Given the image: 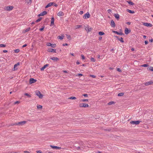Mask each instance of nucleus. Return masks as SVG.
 <instances>
[{
  "instance_id": "obj_1",
  "label": "nucleus",
  "mask_w": 153,
  "mask_h": 153,
  "mask_svg": "<svg viewBox=\"0 0 153 153\" xmlns=\"http://www.w3.org/2000/svg\"><path fill=\"white\" fill-rule=\"evenodd\" d=\"M79 146L77 147L75 146L76 149L77 150H83L84 149V147L85 146V144L82 141H80L79 142Z\"/></svg>"
},
{
  "instance_id": "obj_2",
  "label": "nucleus",
  "mask_w": 153,
  "mask_h": 153,
  "mask_svg": "<svg viewBox=\"0 0 153 153\" xmlns=\"http://www.w3.org/2000/svg\"><path fill=\"white\" fill-rule=\"evenodd\" d=\"M36 95L38 96L39 98L42 99L43 97V95H42L40 91H35Z\"/></svg>"
},
{
  "instance_id": "obj_3",
  "label": "nucleus",
  "mask_w": 153,
  "mask_h": 153,
  "mask_svg": "<svg viewBox=\"0 0 153 153\" xmlns=\"http://www.w3.org/2000/svg\"><path fill=\"white\" fill-rule=\"evenodd\" d=\"M13 8V6H5L4 8V10L7 11H10L12 10Z\"/></svg>"
},
{
  "instance_id": "obj_4",
  "label": "nucleus",
  "mask_w": 153,
  "mask_h": 153,
  "mask_svg": "<svg viewBox=\"0 0 153 153\" xmlns=\"http://www.w3.org/2000/svg\"><path fill=\"white\" fill-rule=\"evenodd\" d=\"M141 121L137 120L136 121H131L130 122V123L132 124L138 125L139 124Z\"/></svg>"
},
{
  "instance_id": "obj_5",
  "label": "nucleus",
  "mask_w": 153,
  "mask_h": 153,
  "mask_svg": "<svg viewBox=\"0 0 153 153\" xmlns=\"http://www.w3.org/2000/svg\"><path fill=\"white\" fill-rule=\"evenodd\" d=\"M79 106L80 107H88L89 106L88 104L86 103H82L79 104Z\"/></svg>"
},
{
  "instance_id": "obj_6",
  "label": "nucleus",
  "mask_w": 153,
  "mask_h": 153,
  "mask_svg": "<svg viewBox=\"0 0 153 153\" xmlns=\"http://www.w3.org/2000/svg\"><path fill=\"white\" fill-rule=\"evenodd\" d=\"M90 17V15L88 12L87 13L83 16V18L84 19H86Z\"/></svg>"
},
{
  "instance_id": "obj_7",
  "label": "nucleus",
  "mask_w": 153,
  "mask_h": 153,
  "mask_svg": "<svg viewBox=\"0 0 153 153\" xmlns=\"http://www.w3.org/2000/svg\"><path fill=\"white\" fill-rule=\"evenodd\" d=\"M26 121H22L18 123H16V125H20V126H22L24 124L26 123Z\"/></svg>"
},
{
  "instance_id": "obj_8",
  "label": "nucleus",
  "mask_w": 153,
  "mask_h": 153,
  "mask_svg": "<svg viewBox=\"0 0 153 153\" xmlns=\"http://www.w3.org/2000/svg\"><path fill=\"white\" fill-rule=\"evenodd\" d=\"M19 65V62H18L17 64L14 65V68H13L12 70L15 71L17 70L18 68L17 67Z\"/></svg>"
},
{
  "instance_id": "obj_9",
  "label": "nucleus",
  "mask_w": 153,
  "mask_h": 153,
  "mask_svg": "<svg viewBox=\"0 0 153 153\" xmlns=\"http://www.w3.org/2000/svg\"><path fill=\"white\" fill-rule=\"evenodd\" d=\"M143 25H144L145 26H147V27H151L152 26V25L150 23L144 22V23H143Z\"/></svg>"
},
{
  "instance_id": "obj_10",
  "label": "nucleus",
  "mask_w": 153,
  "mask_h": 153,
  "mask_svg": "<svg viewBox=\"0 0 153 153\" xmlns=\"http://www.w3.org/2000/svg\"><path fill=\"white\" fill-rule=\"evenodd\" d=\"M36 80L33 78H30L29 80V83L30 84L35 82Z\"/></svg>"
},
{
  "instance_id": "obj_11",
  "label": "nucleus",
  "mask_w": 153,
  "mask_h": 153,
  "mask_svg": "<svg viewBox=\"0 0 153 153\" xmlns=\"http://www.w3.org/2000/svg\"><path fill=\"white\" fill-rule=\"evenodd\" d=\"M51 59L53 60L54 62H57L59 60V59L57 57H53L51 58Z\"/></svg>"
},
{
  "instance_id": "obj_12",
  "label": "nucleus",
  "mask_w": 153,
  "mask_h": 153,
  "mask_svg": "<svg viewBox=\"0 0 153 153\" xmlns=\"http://www.w3.org/2000/svg\"><path fill=\"white\" fill-rule=\"evenodd\" d=\"M48 52H54V53H56V49H52V48H49L48 50Z\"/></svg>"
},
{
  "instance_id": "obj_13",
  "label": "nucleus",
  "mask_w": 153,
  "mask_h": 153,
  "mask_svg": "<svg viewBox=\"0 0 153 153\" xmlns=\"http://www.w3.org/2000/svg\"><path fill=\"white\" fill-rule=\"evenodd\" d=\"M153 84V81H150L149 82H147L145 83V85L146 86L149 85Z\"/></svg>"
},
{
  "instance_id": "obj_14",
  "label": "nucleus",
  "mask_w": 153,
  "mask_h": 153,
  "mask_svg": "<svg viewBox=\"0 0 153 153\" xmlns=\"http://www.w3.org/2000/svg\"><path fill=\"white\" fill-rule=\"evenodd\" d=\"M47 14V12L46 11H44L41 13L40 14H39L38 16H43Z\"/></svg>"
},
{
  "instance_id": "obj_15",
  "label": "nucleus",
  "mask_w": 153,
  "mask_h": 153,
  "mask_svg": "<svg viewBox=\"0 0 153 153\" xmlns=\"http://www.w3.org/2000/svg\"><path fill=\"white\" fill-rule=\"evenodd\" d=\"M32 0H25V3L27 5H30L31 4Z\"/></svg>"
},
{
  "instance_id": "obj_16",
  "label": "nucleus",
  "mask_w": 153,
  "mask_h": 153,
  "mask_svg": "<svg viewBox=\"0 0 153 153\" xmlns=\"http://www.w3.org/2000/svg\"><path fill=\"white\" fill-rule=\"evenodd\" d=\"M50 146L52 149H61V147H58L57 146H53L52 145H51V146Z\"/></svg>"
},
{
  "instance_id": "obj_17",
  "label": "nucleus",
  "mask_w": 153,
  "mask_h": 153,
  "mask_svg": "<svg viewBox=\"0 0 153 153\" xmlns=\"http://www.w3.org/2000/svg\"><path fill=\"white\" fill-rule=\"evenodd\" d=\"M54 3V2H50L45 7V8H48L49 7H51V6L53 5V4Z\"/></svg>"
},
{
  "instance_id": "obj_18",
  "label": "nucleus",
  "mask_w": 153,
  "mask_h": 153,
  "mask_svg": "<svg viewBox=\"0 0 153 153\" xmlns=\"http://www.w3.org/2000/svg\"><path fill=\"white\" fill-rule=\"evenodd\" d=\"M111 25L112 27H115L116 25L113 20H112L111 21Z\"/></svg>"
},
{
  "instance_id": "obj_19",
  "label": "nucleus",
  "mask_w": 153,
  "mask_h": 153,
  "mask_svg": "<svg viewBox=\"0 0 153 153\" xmlns=\"http://www.w3.org/2000/svg\"><path fill=\"white\" fill-rule=\"evenodd\" d=\"M64 15V13L61 11L57 13V15L59 16H63Z\"/></svg>"
},
{
  "instance_id": "obj_20",
  "label": "nucleus",
  "mask_w": 153,
  "mask_h": 153,
  "mask_svg": "<svg viewBox=\"0 0 153 153\" xmlns=\"http://www.w3.org/2000/svg\"><path fill=\"white\" fill-rule=\"evenodd\" d=\"M131 32L130 30H128V28H126L125 30V33L126 34H128Z\"/></svg>"
},
{
  "instance_id": "obj_21",
  "label": "nucleus",
  "mask_w": 153,
  "mask_h": 153,
  "mask_svg": "<svg viewBox=\"0 0 153 153\" xmlns=\"http://www.w3.org/2000/svg\"><path fill=\"white\" fill-rule=\"evenodd\" d=\"M114 16L115 18L117 20H119L120 16L119 15V14L117 13L114 14Z\"/></svg>"
},
{
  "instance_id": "obj_22",
  "label": "nucleus",
  "mask_w": 153,
  "mask_h": 153,
  "mask_svg": "<svg viewBox=\"0 0 153 153\" xmlns=\"http://www.w3.org/2000/svg\"><path fill=\"white\" fill-rule=\"evenodd\" d=\"M113 32L114 33H116V34H117L118 35H124V34L122 32L119 33V32H118L117 31H113Z\"/></svg>"
},
{
  "instance_id": "obj_23",
  "label": "nucleus",
  "mask_w": 153,
  "mask_h": 153,
  "mask_svg": "<svg viewBox=\"0 0 153 153\" xmlns=\"http://www.w3.org/2000/svg\"><path fill=\"white\" fill-rule=\"evenodd\" d=\"M49 65L46 64L45 65H44L40 69L41 71H43L44 70V69L46 68L47 67H48V66Z\"/></svg>"
},
{
  "instance_id": "obj_24",
  "label": "nucleus",
  "mask_w": 153,
  "mask_h": 153,
  "mask_svg": "<svg viewBox=\"0 0 153 153\" xmlns=\"http://www.w3.org/2000/svg\"><path fill=\"white\" fill-rule=\"evenodd\" d=\"M54 19L53 17L51 19V26L53 25L54 24Z\"/></svg>"
},
{
  "instance_id": "obj_25",
  "label": "nucleus",
  "mask_w": 153,
  "mask_h": 153,
  "mask_svg": "<svg viewBox=\"0 0 153 153\" xmlns=\"http://www.w3.org/2000/svg\"><path fill=\"white\" fill-rule=\"evenodd\" d=\"M127 11L129 13H134V11L128 9H127Z\"/></svg>"
},
{
  "instance_id": "obj_26",
  "label": "nucleus",
  "mask_w": 153,
  "mask_h": 153,
  "mask_svg": "<svg viewBox=\"0 0 153 153\" xmlns=\"http://www.w3.org/2000/svg\"><path fill=\"white\" fill-rule=\"evenodd\" d=\"M86 30H88V32L91 31L92 30L91 28H89L88 27H86L85 28Z\"/></svg>"
},
{
  "instance_id": "obj_27",
  "label": "nucleus",
  "mask_w": 153,
  "mask_h": 153,
  "mask_svg": "<svg viewBox=\"0 0 153 153\" xmlns=\"http://www.w3.org/2000/svg\"><path fill=\"white\" fill-rule=\"evenodd\" d=\"M148 70H150L152 71H153V67L150 66L148 68Z\"/></svg>"
},
{
  "instance_id": "obj_28",
  "label": "nucleus",
  "mask_w": 153,
  "mask_h": 153,
  "mask_svg": "<svg viewBox=\"0 0 153 153\" xmlns=\"http://www.w3.org/2000/svg\"><path fill=\"white\" fill-rule=\"evenodd\" d=\"M127 2L130 5H134V3H133L131 1H127Z\"/></svg>"
},
{
  "instance_id": "obj_29",
  "label": "nucleus",
  "mask_w": 153,
  "mask_h": 153,
  "mask_svg": "<svg viewBox=\"0 0 153 153\" xmlns=\"http://www.w3.org/2000/svg\"><path fill=\"white\" fill-rule=\"evenodd\" d=\"M64 36H58L57 38L59 39H60L61 40H62L63 39Z\"/></svg>"
},
{
  "instance_id": "obj_30",
  "label": "nucleus",
  "mask_w": 153,
  "mask_h": 153,
  "mask_svg": "<svg viewBox=\"0 0 153 153\" xmlns=\"http://www.w3.org/2000/svg\"><path fill=\"white\" fill-rule=\"evenodd\" d=\"M115 102H113V101L110 102L108 103V105H111L112 104H115Z\"/></svg>"
},
{
  "instance_id": "obj_31",
  "label": "nucleus",
  "mask_w": 153,
  "mask_h": 153,
  "mask_svg": "<svg viewBox=\"0 0 153 153\" xmlns=\"http://www.w3.org/2000/svg\"><path fill=\"white\" fill-rule=\"evenodd\" d=\"M42 105H39L37 106V108L38 109H41L42 108Z\"/></svg>"
},
{
  "instance_id": "obj_32",
  "label": "nucleus",
  "mask_w": 153,
  "mask_h": 153,
  "mask_svg": "<svg viewBox=\"0 0 153 153\" xmlns=\"http://www.w3.org/2000/svg\"><path fill=\"white\" fill-rule=\"evenodd\" d=\"M68 99H70L71 100H75L76 99V98L74 97H71L68 98Z\"/></svg>"
},
{
  "instance_id": "obj_33",
  "label": "nucleus",
  "mask_w": 153,
  "mask_h": 153,
  "mask_svg": "<svg viewBox=\"0 0 153 153\" xmlns=\"http://www.w3.org/2000/svg\"><path fill=\"white\" fill-rule=\"evenodd\" d=\"M123 95L124 93H120L118 94L117 96L119 97L122 96Z\"/></svg>"
},
{
  "instance_id": "obj_34",
  "label": "nucleus",
  "mask_w": 153,
  "mask_h": 153,
  "mask_svg": "<svg viewBox=\"0 0 153 153\" xmlns=\"http://www.w3.org/2000/svg\"><path fill=\"white\" fill-rule=\"evenodd\" d=\"M91 61L93 62H95L96 61L95 59L93 57H91L90 59Z\"/></svg>"
},
{
  "instance_id": "obj_35",
  "label": "nucleus",
  "mask_w": 153,
  "mask_h": 153,
  "mask_svg": "<svg viewBox=\"0 0 153 153\" xmlns=\"http://www.w3.org/2000/svg\"><path fill=\"white\" fill-rule=\"evenodd\" d=\"M24 95L25 96H27L28 97L30 98L31 97V96L28 93H25L24 94Z\"/></svg>"
},
{
  "instance_id": "obj_36",
  "label": "nucleus",
  "mask_w": 153,
  "mask_h": 153,
  "mask_svg": "<svg viewBox=\"0 0 153 153\" xmlns=\"http://www.w3.org/2000/svg\"><path fill=\"white\" fill-rule=\"evenodd\" d=\"M118 40L122 43H123L124 42V41L123 40V38L122 37H121L120 39H119Z\"/></svg>"
},
{
  "instance_id": "obj_37",
  "label": "nucleus",
  "mask_w": 153,
  "mask_h": 153,
  "mask_svg": "<svg viewBox=\"0 0 153 153\" xmlns=\"http://www.w3.org/2000/svg\"><path fill=\"white\" fill-rule=\"evenodd\" d=\"M149 66V65L146 64H145L143 65H141L140 66L141 67H148Z\"/></svg>"
},
{
  "instance_id": "obj_38",
  "label": "nucleus",
  "mask_w": 153,
  "mask_h": 153,
  "mask_svg": "<svg viewBox=\"0 0 153 153\" xmlns=\"http://www.w3.org/2000/svg\"><path fill=\"white\" fill-rule=\"evenodd\" d=\"M99 34L100 35H104L105 34V33L103 32L100 31L99 32Z\"/></svg>"
},
{
  "instance_id": "obj_39",
  "label": "nucleus",
  "mask_w": 153,
  "mask_h": 153,
  "mask_svg": "<svg viewBox=\"0 0 153 153\" xmlns=\"http://www.w3.org/2000/svg\"><path fill=\"white\" fill-rule=\"evenodd\" d=\"M51 46L52 48H54L56 46V45L55 44H51Z\"/></svg>"
},
{
  "instance_id": "obj_40",
  "label": "nucleus",
  "mask_w": 153,
  "mask_h": 153,
  "mask_svg": "<svg viewBox=\"0 0 153 153\" xmlns=\"http://www.w3.org/2000/svg\"><path fill=\"white\" fill-rule=\"evenodd\" d=\"M30 29V27H28L27 28L25 31V33L29 31Z\"/></svg>"
},
{
  "instance_id": "obj_41",
  "label": "nucleus",
  "mask_w": 153,
  "mask_h": 153,
  "mask_svg": "<svg viewBox=\"0 0 153 153\" xmlns=\"http://www.w3.org/2000/svg\"><path fill=\"white\" fill-rule=\"evenodd\" d=\"M41 19H42V18L41 17H40L35 21V22H38L40 21Z\"/></svg>"
},
{
  "instance_id": "obj_42",
  "label": "nucleus",
  "mask_w": 153,
  "mask_h": 153,
  "mask_svg": "<svg viewBox=\"0 0 153 153\" xmlns=\"http://www.w3.org/2000/svg\"><path fill=\"white\" fill-rule=\"evenodd\" d=\"M14 52L16 53H19V51H20V50L19 49H16L14 51Z\"/></svg>"
},
{
  "instance_id": "obj_43",
  "label": "nucleus",
  "mask_w": 153,
  "mask_h": 153,
  "mask_svg": "<svg viewBox=\"0 0 153 153\" xmlns=\"http://www.w3.org/2000/svg\"><path fill=\"white\" fill-rule=\"evenodd\" d=\"M81 101L82 102H88V99H83L81 100Z\"/></svg>"
},
{
  "instance_id": "obj_44",
  "label": "nucleus",
  "mask_w": 153,
  "mask_h": 153,
  "mask_svg": "<svg viewBox=\"0 0 153 153\" xmlns=\"http://www.w3.org/2000/svg\"><path fill=\"white\" fill-rule=\"evenodd\" d=\"M82 26L81 25H77L76 26V29H77L80 28Z\"/></svg>"
},
{
  "instance_id": "obj_45",
  "label": "nucleus",
  "mask_w": 153,
  "mask_h": 153,
  "mask_svg": "<svg viewBox=\"0 0 153 153\" xmlns=\"http://www.w3.org/2000/svg\"><path fill=\"white\" fill-rule=\"evenodd\" d=\"M81 56L82 59L83 60H84L85 59V56H84V55L83 54H82L81 55Z\"/></svg>"
},
{
  "instance_id": "obj_46",
  "label": "nucleus",
  "mask_w": 153,
  "mask_h": 153,
  "mask_svg": "<svg viewBox=\"0 0 153 153\" xmlns=\"http://www.w3.org/2000/svg\"><path fill=\"white\" fill-rule=\"evenodd\" d=\"M6 46V45L5 44H1V47H5Z\"/></svg>"
},
{
  "instance_id": "obj_47",
  "label": "nucleus",
  "mask_w": 153,
  "mask_h": 153,
  "mask_svg": "<svg viewBox=\"0 0 153 153\" xmlns=\"http://www.w3.org/2000/svg\"><path fill=\"white\" fill-rule=\"evenodd\" d=\"M47 46H51V44L50 43L48 42V43H47Z\"/></svg>"
},
{
  "instance_id": "obj_48",
  "label": "nucleus",
  "mask_w": 153,
  "mask_h": 153,
  "mask_svg": "<svg viewBox=\"0 0 153 153\" xmlns=\"http://www.w3.org/2000/svg\"><path fill=\"white\" fill-rule=\"evenodd\" d=\"M20 103V101H16V102H14V105H16V104H19Z\"/></svg>"
},
{
  "instance_id": "obj_49",
  "label": "nucleus",
  "mask_w": 153,
  "mask_h": 153,
  "mask_svg": "<svg viewBox=\"0 0 153 153\" xmlns=\"http://www.w3.org/2000/svg\"><path fill=\"white\" fill-rule=\"evenodd\" d=\"M117 71L119 72H121L122 71L121 70L120 68H117Z\"/></svg>"
},
{
  "instance_id": "obj_50",
  "label": "nucleus",
  "mask_w": 153,
  "mask_h": 153,
  "mask_svg": "<svg viewBox=\"0 0 153 153\" xmlns=\"http://www.w3.org/2000/svg\"><path fill=\"white\" fill-rule=\"evenodd\" d=\"M44 27H42V28H40L39 29V30L40 31H42L44 29Z\"/></svg>"
},
{
  "instance_id": "obj_51",
  "label": "nucleus",
  "mask_w": 153,
  "mask_h": 153,
  "mask_svg": "<svg viewBox=\"0 0 153 153\" xmlns=\"http://www.w3.org/2000/svg\"><path fill=\"white\" fill-rule=\"evenodd\" d=\"M90 76H91V77H92L93 78H95L96 77V76H94V75H90Z\"/></svg>"
},
{
  "instance_id": "obj_52",
  "label": "nucleus",
  "mask_w": 153,
  "mask_h": 153,
  "mask_svg": "<svg viewBox=\"0 0 153 153\" xmlns=\"http://www.w3.org/2000/svg\"><path fill=\"white\" fill-rule=\"evenodd\" d=\"M53 4V6L55 7H57L58 6L57 4H56L55 3H54H54Z\"/></svg>"
},
{
  "instance_id": "obj_53",
  "label": "nucleus",
  "mask_w": 153,
  "mask_h": 153,
  "mask_svg": "<svg viewBox=\"0 0 153 153\" xmlns=\"http://www.w3.org/2000/svg\"><path fill=\"white\" fill-rule=\"evenodd\" d=\"M82 95L85 97H87L88 96V95L87 94H83Z\"/></svg>"
},
{
  "instance_id": "obj_54",
  "label": "nucleus",
  "mask_w": 153,
  "mask_h": 153,
  "mask_svg": "<svg viewBox=\"0 0 153 153\" xmlns=\"http://www.w3.org/2000/svg\"><path fill=\"white\" fill-rule=\"evenodd\" d=\"M68 44L67 43H65L63 44V46H68Z\"/></svg>"
},
{
  "instance_id": "obj_55",
  "label": "nucleus",
  "mask_w": 153,
  "mask_h": 153,
  "mask_svg": "<svg viewBox=\"0 0 153 153\" xmlns=\"http://www.w3.org/2000/svg\"><path fill=\"white\" fill-rule=\"evenodd\" d=\"M145 44L146 45H147V44H148V41H146V40L145 41Z\"/></svg>"
},
{
  "instance_id": "obj_56",
  "label": "nucleus",
  "mask_w": 153,
  "mask_h": 153,
  "mask_svg": "<svg viewBox=\"0 0 153 153\" xmlns=\"http://www.w3.org/2000/svg\"><path fill=\"white\" fill-rule=\"evenodd\" d=\"M24 152L25 153H30V152H29L27 151H24Z\"/></svg>"
},
{
  "instance_id": "obj_57",
  "label": "nucleus",
  "mask_w": 153,
  "mask_h": 153,
  "mask_svg": "<svg viewBox=\"0 0 153 153\" xmlns=\"http://www.w3.org/2000/svg\"><path fill=\"white\" fill-rule=\"evenodd\" d=\"M79 14L81 15L83 13V11H80L79 13Z\"/></svg>"
},
{
  "instance_id": "obj_58",
  "label": "nucleus",
  "mask_w": 153,
  "mask_h": 153,
  "mask_svg": "<svg viewBox=\"0 0 153 153\" xmlns=\"http://www.w3.org/2000/svg\"><path fill=\"white\" fill-rule=\"evenodd\" d=\"M126 24H127L128 25H130L131 24V22H128L126 23Z\"/></svg>"
},
{
  "instance_id": "obj_59",
  "label": "nucleus",
  "mask_w": 153,
  "mask_h": 153,
  "mask_svg": "<svg viewBox=\"0 0 153 153\" xmlns=\"http://www.w3.org/2000/svg\"><path fill=\"white\" fill-rule=\"evenodd\" d=\"M149 42H153V39H151L149 40Z\"/></svg>"
},
{
  "instance_id": "obj_60",
  "label": "nucleus",
  "mask_w": 153,
  "mask_h": 153,
  "mask_svg": "<svg viewBox=\"0 0 153 153\" xmlns=\"http://www.w3.org/2000/svg\"><path fill=\"white\" fill-rule=\"evenodd\" d=\"M3 52L4 53H6L7 52V51L6 50H4L3 51Z\"/></svg>"
},
{
  "instance_id": "obj_61",
  "label": "nucleus",
  "mask_w": 153,
  "mask_h": 153,
  "mask_svg": "<svg viewBox=\"0 0 153 153\" xmlns=\"http://www.w3.org/2000/svg\"><path fill=\"white\" fill-rule=\"evenodd\" d=\"M27 46V44H25V45H23L22 46V47H26V46Z\"/></svg>"
},
{
  "instance_id": "obj_62",
  "label": "nucleus",
  "mask_w": 153,
  "mask_h": 153,
  "mask_svg": "<svg viewBox=\"0 0 153 153\" xmlns=\"http://www.w3.org/2000/svg\"><path fill=\"white\" fill-rule=\"evenodd\" d=\"M37 153H41L42 152L41 151H36Z\"/></svg>"
},
{
  "instance_id": "obj_63",
  "label": "nucleus",
  "mask_w": 153,
  "mask_h": 153,
  "mask_svg": "<svg viewBox=\"0 0 153 153\" xmlns=\"http://www.w3.org/2000/svg\"><path fill=\"white\" fill-rule=\"evenodd\" d=\"M107 11L109 13H110L111 11V10L110 9H108Z\"/></svg>"
},
{
  "instance_id": "obj_64",
  "label": "nucleus",
  "mask_w": 153,
  "mask_h": 153,
  "mask_svg": "<svg viewBox=\"0 0 153 153\" xmlns=\"http://www.w3.org/2000/svg\"><path fill=\"white\" fill-rule=\"evenodd\" d=\"M76 64H77V65H79V64H80L79 62V61H77L76 62Z\"/></svg>"
}]
</instances>
